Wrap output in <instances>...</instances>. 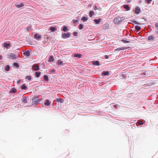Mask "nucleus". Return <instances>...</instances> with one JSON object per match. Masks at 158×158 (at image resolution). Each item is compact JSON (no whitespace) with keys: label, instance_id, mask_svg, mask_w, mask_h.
<instances>
[{"label":"nucleus","instance_id":"393cba45","mask_svg":"<svg viewBox=\"0 0 158 158\" xmlns=\"http://www.w3.org/2000/svg\"><path fill=\"white\" fill-rule=\"evenodd\" d=\"M40 74H41V73L40 72H36L35 73V76L37 77H39L40 76Z\"/></svg>","mask_w":158,"mask_h":158},{"label":"nucleus","instance_id":"72a5a7b5","mask_svg":"<svg viewBox=\"0 0 158 158\" xmlns=\"http://www.w3.org/2000/svg\"><path fill=\"white\" fill-rule=\"evenodd\" d=\"M25 79H28L29 81H30L31 79V77L30 76H26Z\"/></svg>","mask_w":158,"mask_h":158},{"label":"nucleus","instance_id":"473e14b6","mask_svg":"<svg viewBox=\"0 0 158 158\" xmlns=\"http://www.w3.org/2000/svg\"><path fill=\"white\" fill-rule=\"evenodd\" d=\"M132 23H134V24H139V25H140V23H139L137 22L135 20H132Z\"/></svg>","mask_w":158,"mask_h":158},{"label":"nucleus","instance_id":"4be33fe9","mask_svg":"<svg viewBox=\"0 0 158 158\" xmlns=\"http://www.w3.org/2000/svg\"><path fill=\"white\" fill-rule=\"evenodd\" d=\"M101 20V19H94V21L95 22V23L96 24H98L99 23Z\"/></svg>","mask_w":158,"mask_h":158},{"label":"nucleus","instance_id":"f3484780","mask_svg":"<svg viewBox=\"0 0 158 158\" xmlns=\"http://www.w3.org/2000/svg\"><path fill=\"white\" fill-rule=\"evenodd\" d=\"M40 100H41L39 99H36L34 102H34L35 104H38L40 101Z\"/></svg>","mask_w":158,"mask_h":158},{"label":"nucleus","instance_id":"cd10ccee","mask_svg":"<svg viewBox=\"0 0 158 158\" xmlns=\"http://www.w3.org/2000/svg\"><path fill=\"white\" fill-rule=\"evenodd\" d=\"M44 81H48V77L46 75H44Z\"/></svg>","mask_w":158,"mask_h":158},{"label":"nucleus","instance_id":"e433bc0d","mask_svg":"<svg viewBox=\"0 0 158 158\" xmlns=\"http://www.w3.org/2000/svg\"><path fill=\"white\" fill-rule=\"evenodd\" d=\"M83 21H85L87 20V18L85 17H83L81 19Z\"/></svg>","mask_w":158,"mask_h":158},{"label":"nucleus","instance_id":"7ed1b4c3","mask_svg":"<svg viewBox=\"0 0 158 158\" xmlns=\"http://www.w3.org/2000/svg\"><path fill=\"white\" fill-rule=\"evenodd\" d=\"M8 58L11 60H14L16 59V55L13 53H10L8 56Z\"/></svg>","mask_w":158,"mask_h":158},{"label":"nucleus","instance_id":"49530a36","mask_svg":"<svg viewBox=\"0 0 158 158\" xmlns=\"http://www.w3.org/2000/svg\"><path fill=\"white\" fill-rule=\"evenodd\" d=\"M152 1V0H146V2L148 3H149Z\"/></svg>","mask_w":158,"mask_h":158},{"label":"nucleus","instance_id":"f257e3e1","mask_svg":"<svg viewBox=\"0 0 158 158\" xmlns=\"http://www.w3.org/2000/svg\"><path fill=\"white\" fill-rule=\"evenodd\" d=\"M124 19L125 18L124 17L121 18L118 17L114 19L113 21L115 23L118 24L120 22L123 21Z\"/></svg>","mask_w":158,"mask_h":158},{"label":"nucleus","instance_id":"5701e85b","mask_svg":"<svg viewBox=\"0 0 158 158\" xmlns=\"http://www.w3.org/2000/svg\"><path fill=\"white\" fill-rule=\"evenodd\" d=\"M94 15V13L93 11H91L89 13V16L90 17H91L92 16Z\"/></svg>","mask_w":158,"mask_h":158},{"label":"nucleus","instance_id":"de8ad7c7","mask_svg":"<svg viewBox=\"0 0 158 158\" xmlns=\"http://www.w3.org/2000/svg\"><path fill=\"white\" fill-rule=\"evenodd\" d=\"M98 9V8L96 6H94V9L95 10H97Z\"/></svg>","mask_w":158,"mask_h":158},{"label":"nucleus","instance_id":"bb28decb","mask_svg":"<svg viewBox=\"0 0 158 158\" xmlns=\"http://www.w3.org/2000/svg\"><path fill=\"white\" fill-rule=\"evenodd\" d=\"M63 61L60 60H59L56 63V64L58 65H61L63 63Z\"/></svg>","mask_w":158,"mask_h":158},{"label":"nucleus","instance_id":"7c9ffc66","mask_svg":"<svg viewBox=\"0 0 158 158\" xmlns=\"http://www.w3.org/2000/svg\"><path fill=\"white\" fill-rule=\"evenodd\" d=\"M22 101L24 103H27V98L26 97H23Z\"/></svg>","mask_w":158,"mask_h":158},{"label":"nucleus","instance_id":"20e7f679","mask_svg":"<svg viewBox=\"0 0 158 158\" xmlns=\"http://www.w3.org/2000/svg\"><path fill=\"white\" fill-rule=\"evenodd\" d=\"M54 60L55 59L53 56H51L49 57L48 61L49 62H53Z\"/></svg>","mask_w":158,"mask_h":158},{"label":"nucleus","instance_id":"0eeeda50","mask_svg":"<svg viewBox=\"0 0 158 158\" xmlns=\"http://www.w3.org/2000/svg\"><path fill=\"white\" fill-rule=\"evenodd\" d=\"M51 104V102L49 100H47L46 101V102L44 103V105L45 106H49Z\"/></svg>","mask_w":158,"mask_h":158},{"label":"nucleus","instance_id":"a878e982","mask_svg":"<svg viewBox=\"0 0 158 158\" xmlns=\"http://www.w3.org/2000/svg\"><path fill=\"white\" fill-rule=\"evenodd\" d=\"M155 26L157 31L156 32L157 35L158 34V23H156L155 24Z\"/></svg>","mask_w":158,"mask_h":158},{"label":"nucleus","instance_id":"2f4dec72","mask_svg":"<svg viewBox=\"0 0 158 158\" xmlns=\"http://www.w3.org/2000/svg\"><path fill=\"white\" fill-rule=\"evenodd\" d=\"M56 101L58 102H60L62 103L64 102V100L61 98H59L56 99Z\"/></svg>","mask_w":158,"mask_h":158},{"label":"nucleus","instance_id":"a19ab883","mask_svg":"<svg viewBox=\"0 0 158 158\" xmlns=\"http://www.w3.org/2000/svg\"><path fill=\"white\" fill-rule=\"evenodd\" d=\"M31 27L30 26H28L27 28V31H29L31 30Z\"/></svg>","mask_w":158,"mask_h":158},{"label":"nucleus","instance_id":"aec40b11","mask_svg":"<svg viewBox=\"0 0 158 158\" xmlns=\"http://www.w3.org/2000/svg\"><path fill=\"white\" fill-rule=\"evenodd\" d=\"M56 28L54 27H50V30L52 32H54L56 31Z\"/></svg>","mask_w":158,"mask_h":158},{"label":"nucleus","instance_id":"6ab92c4d","mask_svg":"<svg viewBox=\"0 0 158 158\" xmlns=\"http://www.w3.org/2000/svg\"><path fill=\"white\" fill-rule=\"evenodd\" d=\"M135 30L138 31H139L141 29V27L138 26L136 25L135 26Z\"/></svg>","mask_w":158,"mask_h":158},{"label":"nucleus","instance_id":"c85d7f7f","mask_svg":"<svg viewBox=\"0 0 158 158\" xmlns=\"http://www.w3.org/2000/svg\"><path fill=\"white\" fill-rule=\"evenodd\" d=\"M68 29H67V27L66 26H64L63 28L62 31L64 32L67 31H68Z\"/></svg>","mask_w":158,"mask_h":158},{"label":"nucleus","instance_id":"f8f14e48","mask_svg":"<svg viewBox=\"0 0 158 158\" xmlns=\"http://www.w3.org/2000/svg\"><path fill=\"white\" fill-rule=\"evenodd\" d=\"M17 92V90L15 88H12L11 89L10 91V93H16Z\"/></svg>","mask_w":158,"mask_h":158},{"label":"nucleus","instance_id":"9b49d317","mask_svg":"<svg viewBox=\"0 0 158 158\" xmlns=\"http://www.w3.org/2000/svg\"><path fill=\"white\" fill-rule=\"evenodd\" d=\"M102 74L104 76H106L109 75V71H104L102 73Z\"/></svg>","mask_w":158,"mask_h":158},{"label":"nucleus","instance_id":"a18cd8bd","mask_svg":"<svg viewBox=\"0 0 158 158\" xmlns=\"http://www.w3.org/2000/svg\"><path fill=\"white\" fill-rule=\"evenodd\" d=\"M73 34L74 36H77V33L76 32H74Z\"/></svg>","mask_w":158,"mask_h":158},{"label":"nucleus","instance_id":"09e8293b","mask_svg":"<svg viewBox=\"0 0 158 158\" xmlns=\"http://www.w3.org/2000/svg\"><path fill=\"white\" fill-rule=\"evenodd\" d=\"M105 58L106 59H107L108 58V55H106L105 56Z\"/></svg>","mask_w":158,"mask_h":158},{"label":"nucleus","instance_id":"f03ea898","mask_svg":"<svg viewBox=\"0 0 158 158\" xmlns=\"http://www.w3.org/2000/svg\"><path fill=\"white\" fill-rule=\"evenodd\" d=\"M71 33L69 32L67 33H63L62 34V37L63 39H66L70 37Z\"/></svg>","mask_w":158,"mask_h":158},{"label":"nucleus","instance_id":"1a4fd4ad","mask_svg":"<svg viewBox=\"0 0 158 158\" xmlns=\"http://www.w3.org/2000/svg\"><path fill=\"white\" fill-rule=\"evenodd\" d=\"M34 69L35 71L39 70V65L37 64H35L34 66Z\"/></svg>","mask_w":158,"mask_h":158},{"label":"nucleus","instance_id":"2eb2a0df","mask_svg":"<svg viewBox=\"0 0 158 158\" xmlns=\"http://www.w3.org/2000/svg\"><path fill=\"white\" fill-rule=\"evenodd\" d=\"M123 7L127 11L130 10V8L128 5H124L123 6Z\"/></svg>","mask_w":158,"mask_h":158},{"label":"nucleus","instance_id":"ddd939ff","mask_svg":"<svg viewBox=\"0 0 158 158\" xmlns=\"http://www.w3.org/2000/svg\"><path fill=\"white\" fill-rule=\"evenodd\" d=\"M92 62L94 65H99L100 64L99 62L98 61H93Z\"/></svg>","mask_w":158,"mask_h":158},{"label":"nucleus","instance_id":"79ce46f5","mask_svg":"<svg viewBox=\"0 0 158 158\" xmlns=\"http://www.w3.org/2000/svg\"><path fill=\"white\" fill-rule=\"evenodd\" d=\"M138 123L139 125H142L143 124V123L142 121H139Z\"/></svg>","mask_w":158,"mask_h":158},{"label":"nucleus","instance_id":"4c0bfd02","mask_svg":"<svg viewBox=\"0 0 158 158\" xmlns=\"http://www.w3.org/2000/svg\"><path fill=\"white\" fill-rule=\"evenodd\" d=\"M121 41L123 42V43H128L129 42V41L126 40H121Z\"/></svg>","mask_w":158,"mask_h":158},{"label":"nucleus","instance_id":"ea45409f","mask_svg":"<svg viewBox=\"0 0 158 158\" xmlns=\"http://www.w3.org/2000/svg\"><path fill=\"white\" fill-rule=\"evenodd\" d=\"M124 49V48H118L116 49L115 50L120 51V50H123Z\"/></svg>","mask_w":158,"mask_h":158},{"label":"nucleus","instance_id":"58836bf2","mask_svg":"<svg viewBox=\"0 0 158 158\" xmlns=\"http://www.w3.org/2000/svg\"><path fill=\"white\" fill-rule=\"evenodd\" d=\"M83 25L81 24H80L79 25V29H82L83 28Z\"/></svg>","mask_w":158,"mask_h":158},{"label":"nucleus","instance_id":"dca6fc26","mask_svg":"<svg viewBox=\"0 0 158 158\" xmlns=\"http://www.w3.org/2000/svg\"><path fill=\"white\" fill-rule=\"evenodd\" d=\"M21 89H27V87L25 85V84H23L21 86Z\"/></svg>","mask_w":158,"mask_h":158},{"label":"nucleus","instance_id":"a211bd4d","mask_svg":"<svg viewBox=\"0 0 158 158\" xmlns=\"http://www.w3.org/2000/svg\"><path fill=\"white\" fill-rule=\"evenodd\" d=\"M24 6V5L23 3H20V4L17 5H16V7L17 8H20Z\"/></svg>","mask_w":158,"mask_h":158},{"label":"nucleus","instance_id":"864d4df0","mask_svg":"<svg viewBox=\"0 0 158 158\" xmlns=\"http://www.w3.org/2000/svg\"><path fill=\"white\" fill-rule=\"evenodd\" d=\"M91 6L90 4H89L88 6Z\"/></svg>","mask_w":158,"mask_h":158},{"label":"nucleus","instance_id":"423d86ee","mask_svg":"<svg viewBox=\"0 0 158 158\" xmlns=\"http://www.w3.org/2000/svg\"><path fill=\"white\" fill-rule=\"evenodd\" d=\"M140 11V8L138 7H136L135 10V13L136 14H138L139 13Z\"/></svg>","mask_w":158,"mask_h":158},{"label":"nucleus","instance_id":"f704fd0d","mask_svg":"<svg viewBox=\"0 0 158 158\" xmlns=\"http://www.w3.org/2000/svg\"><path fill=\"white\" fill-rule=\"evenodd\" d=\"M142 76L145 75L146 74V71H143L141 73Z\"/></svg>","mask_w":158,"mask_h":158},{"label":"nucleus","instance_id":"c756f323","mask_svg":"<svg viewBox=\"0 0 158 158\" xmlns=\"http://www.w3.org/2000/svg\"><path fill=\"white\" fill-rule=\"evenodd\" d=\"M154 37L153 35H150L148 37V39L149 40H153Z\"/></svg>","mask_w":158,"mask_h":158},{"label":"nucleus","instance_id":"412c9836","mask_svg":"<svg viewBox=\"0 0 158 158\" xmlns=\"http://www.w3.org/2000/svg\"><path fill=\"white\" fill-rule=\"evenodd\" d=\"M10 69V67L9 65H6L5 68V70L6 71H8Z\"/></svg>","mask_w":158,"mask_h":158},{"label":"nucleus","instance_id":"4468645a","mask_svg":"<svg viewBox=\"0 0 158 158\" xmlns=\"http://www.w3.org/2000/svg\"><path fill=\"white\" fill-rule=\"evenodd\" d=\"M81 55L80 54L75 53L74 55V57H78V58H81Z\"/></svg>","mask_w":158,"mask_h":158},{"label":"nucleus","instance_id":"c9c22d12","mask_svg":"<svg viewBox=\"0 0 158 158\" xmlns=\"http://www.w3.org/2000/svg\"><path fill=\"white\" fill-rule=\"evenodd\" d=\"M14 65L17 68H18L19 66L17 63L15 62L14 63Z\"/></svg>","mask_w":158,"mask_h":158},{"label":"nucleus","instance_id":"8fccbe9b","mask_svg":"<svg viewBox=\"0 0 158 158\" xmlns=\"http://www.w3.org/2000/svg\"><path fill=\"white\" fill-rule=\"evenodd\" d=\"M21 82V81L20 80H18L17 81V83L19 84V83Z\"/></svg>","mask_w":158,"mask_h":158},{"label":"nucleus","instance_id":"b1692460","mask_svg":"<svg viewBox=\"0 0 158 158\" xmlns=\"http://www.w3.org/2000/svg\"><path fill=\"white\" fill-rule=\"evenodd\" d=\"M108 27V24H105L102 26V28L103 29H106Z\"/></svg>","mask_w":158,"mask_h":158},{"label":"nucleus","instance_id":"6e6552de","mask_svg":"<svg viewBox=\"0 0 158 158\" xmlns=\"http://www.w3.org/2000/svg\"><path fill=\"white\" fill-rule=\"evenodd\" d=\"M34 37L37 40H39L41 38V37L40 35H38L37 34H35L34 35Z\"/></svg>","mask_w":158,"mask_h":158},{"label":"nucleus","instance_id":"39448f33","mask_svg":"<svg viewBox=\"0 0 158 158\" xmlns=\"http://www.w3.org/2000/svg\"><path fill=\"white\" fill-rule=\"evenodd\" d=\"M23 55L27 56H29L30 55V52L29 51H27L23 53Z\"/></svg>","mask_w":158,"mask_h":158},{"label":"nucleus","instance_id":"3c124183","mask_svg":"<svg viewBox=\"0 0 158 158\" xmlns=\"http://www.w3.org/2000/svg\"><path fill=\"white\" fill-rule=\"evenodd\" d=\"M2 56L0 55V60H2Z\"/></svg>","mask_w":158,"mask_h":158},{"label":"nucleus","instance_id":"c03bdc74","mask_svg":"<svg viewBox=\"0 0 158 158\" xmlns=\"http://www.w3.org/2000/svg\"><path fill=\"white\" fill-rule=\"evenodd\" d=\"M73 22L74 23H76L78 22V20H73Z\"/></svg>","mask_w":158,"mask_h":158},{"label":"nucleus","instance_id":"603ef678","mask_svg":"<svg viewBox=\"0 0 158 158\" xmlns=\"http://www.w3.org/2000/svg\"><path fill=\"white\" fill-rule=\"evenodd\" d=\"M114 106L115 108H116V107H117V106L116 105H114Z\"/></svg>","mask_w":158,"mask_h":158},{"label":"nucleus","instance_id":"9d476101","mask_svg":"<svg viewBox=\"0 0 158 158\" xmlns=\"http://www.w3.org/2000/svg\"><path fill=\"white\" fill-rule=\"evenodd\" d=\"M10 44H9V43L8 44L6 42H4L3 43V44L4 47L5 48H8L9 47V46H10Z\"/></svg>","mask_w":158,"mask_h":158},{"label":"nucleus","instance_id":"37998d69","mask_svg":"<svg viewBox=\"0 0 158 158\" xmlns=\"http://www.w3.org/2000/svg\"><path fill=\"white\" fill-rule=\"evenodd\" d=\"M37 98V97H34L32 98V101H35V100Z\"/></svg>","mask_w":158,"mask_h":158}]
</instances>
